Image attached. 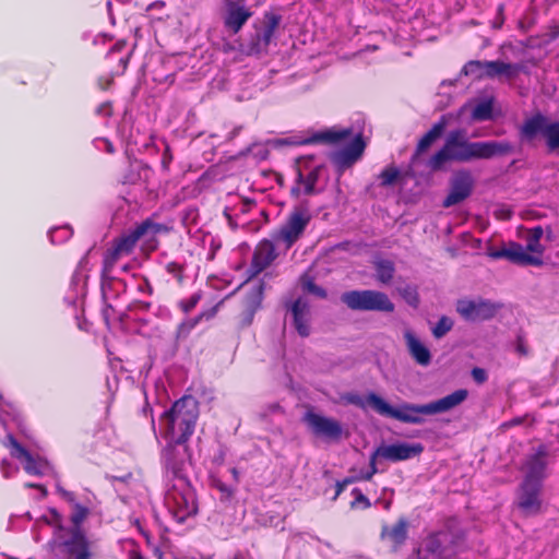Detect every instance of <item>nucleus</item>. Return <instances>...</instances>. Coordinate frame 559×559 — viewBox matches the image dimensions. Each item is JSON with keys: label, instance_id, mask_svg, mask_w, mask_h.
Instances as JSON below:
<instances>
[{"label": "nucleus", "instance_id": "f257e3e1", "mask_svg": "<svg viewBox=\"0 0 559 559\" xmlns=\"http://www.w3.org/2000/svg\"><path fill=\"white\" fill-rule=\"evenodd\" d=\"M514 151V146L508 141L471 142L463 131H451L443 146L428 160L427 166L431 170H439L448 162L468 163L473 159H489L495 156H503Z\"/></svg>", "mask_w": 559, "mask_h": 559}, {"label": "nucleus", "instance_id": "f03ea898", "mask_svg": "<svg viewBox=\"0 0 559 559\" xmlns=\"http://www.w3.org/2000/svg\"><path fill=\"white\" fill-rule=\"evenodd\" d=\"M467 396V390L460 389L442 399L427 404H412L404 402L399 407H393L384 400L374 399V402L377 404L378 414L381 416L390 417L405 424L421 425L425 421L423 417L424 415H435L449 412L462 404Z\"/></svg>", "mask_w": 559, "mask_h": 559}, {"label": "nucleus", "instance_id": "7ed1b4c3", "mask_svg": "<svg viewBox=\"0 0 559 559\" xmlns=\"http://www.w3.org/2000/svg\"><path fill=\"white\" fill-rule=\"evenodd\" d=\"M546 450L540 448L535 453L530 454L523 464L524 479L519 491L516 504L526 516L537 514L540 510L539 492L542 481L546 476Z\"/></svg>", "mask_w": 559, "mask_h": 559}, {"label": "nucleus", "instance_id": "20e7f679", "mask_svg": "<svg viewBox=\"0 0 559 559\" xmlns=\"http://www.w3.org/2000/svg\"><path fill=\"white\" fill-rule=\"evenodd\" d=\"M199 416L198 402L192 396L176 401L160 418V428L169 442L186 443L194 431Z\"/></svg>", "mask_w": 559, "mask_h": 559}, {"label": "nucleus", "instance_id": "39448f33", "mask_svg": "<svg viewBox=\"0 0 559 559\" xmlns=\"http://www.w3.org/2000/svg\"><path fill=\"white\" fill-rule=\"evenodd\" d=\"M539 134L550 152L559 151V121L538 112L526 119L520 128V136L524 142H532Z\"/></svg>", "mask_w": 559, "mask_h": 559}, {"label": "nucleus", "instance_id": "423d86ee", "mask_svg": "<svg viewBox=\"0 0 559 559\" xmlns=\"http://www.w3.org/2000/svg\"><path fill=\"white\" fill-rule=\"evenodd\" d=\"M457 549V536L451 531L428 535L417 549V559H453Z\"/></svg>", "mask_w": 559, "mask_h": 559}, {"label": "nucleus", "instance_id": "0eeeda50", "mask_svg": "<svg viewBox=\"0 0 559 559\" xmlns=\"http://www.w3.org/2000/svg\"><path fill=\"white\" fill-rule=\"evenodd\" d=\"M341 300L352 310L393 312L394 304L379 290H350L342 294Z\"/></svg>", "mask_w": 559, "mask_h": 559}, {"label": "nucleus", "instance_id": "6e6552de", "mask_svg": "<svg viewBox=\"0 0 559 559\" xmlns=\"http://www.w3.org/2000/svg\"><path fill=\"white\" fill-rule=\"evenodd\" d=\"M165 506L178 522H183L188 516L197 513L194 493L186 480L166 492Z\"/></svg>", "mask_w": 559, "mask_h": 559}, {"label": "nucleus", "instance_id": "1a4fd4ad", "mask_svg": "<svg viewBox=\"0 0 559 559\" xmlns=\"http://www.w3.org/2000/svg\"><path fill=\"white\" fill-rule=\"evenodd\" d=\"M3 444L10 450L11 456L22 464L23 469L28 475L44 476L51 472V466L46 459L27 451L11 433L4 438Z\"/></svg>", "mask_w": 559, "mask_h": 559}, {"label": "nucleus", "instance_id": "9d476101", "mask_svg": "<svg viewBox=\"0 0 559 559\" xmlns=\"http://www.w3.org/2000/svg\"><path fill=\"white\" fill-rule=\"evenodd\" d=\"M87 509L83 506L75 504L71 521L74 528L69 532V537L62 540L64 550L69 554L70 559H90V551L85 536L79 526L87 515Z\"/></svg>", "mask_w": 559, "mask_h": 559}, {"label": "nucleus", "instance_id": "9b49d317", "mask_svg": "<svg viewBox=\"0 0 559 559\" xmlns=\"http://www.w3.org/2000/svg\"><path fill=\"white\" fill-rule=\"evenodd\" d=\"M162 229V225L147 219L138 225L134 229L130 230L128 234L116 239L112 243L124 255H129L134 249L136 242L141 239H144L148 243L150 249L153 250L156 247L154 237Z\"/></svg>", "mask_w": 559, "mask_h": 559}, {"label": "nucleus", "instance_id": "f8f14e48", "mask_svg": "<svg viewBox=\"0 0 559 559\" xmlns=\"http://www.w3.org/2000/svg\"><path fill=\"white\" fill-rule=\"evenodd\" d=\"M280 16L266 14L263 25L255 29L248 43L240 45V51L247 56H254L265 52L271 44L275 31L280 25Z\"/></svg>", "mask_w": 559, "mask_h": 559}, {"label": "nucleus", "instance_id": "ddd939ff", "mask_svg": "<svg viewBox=\"0 0 559 559\" xmlns=\"http://www.w3.org/2000/svg\"><path fill=\"white\" fill-rule=\"evenodd\" d=\"M163 459L167 473H171L178 483H183L186 472L191 464V455L187 444L168 441Z\"/></svg>", "mask_w": 559, "mask_h": 559}, {"label": "nucleus", "instance_id": "4468645a", "mask_svg": "<svg viewBox=\"0 0 559 559\" xmlns=\"http://www.w3.org/2000/svg\"><path fill=\"white\" fill-rule=\"evenodd\" d=\"M309 222L310 214L306 207L295 209L280 229L277 239L283 241L286 248H290L300 238Z\"/></svg>", "mask_w": 559, "mask_h": 559}, {"label": "nucleus", "instance_id": "2eb2a0df", "mask_svg": "<svg viewBox=\"0 0 559 559\" xmlns=\"http://www.w3.org/2000/svg\"><path fill=\"white\" fill-rule=\"evenodd\" d=\"M252 15V10L243 1L225 0L223 22L225 28L233 35L238 34Z\"/></svg>", "mask_w": 559, "mask_h": 559}, {"label": "nucleus", "instance_id": "dca6fc26", "mask_svg": "<svg viewBox=\"0 0 559 559\" xmlns=\"http://www.w3.org/2000/svg\"><path fill=\"white\" fill-rule=\"evenodd\" d=\"M474 188V179L469 171L460 170L455 173L450 180V189L447 198L443 200L444 207H451L466 200Z\"/></svg>", "mask_w": 559, "mask_h": 559}, {"label": "nucleus", "instance_id": "f3484780", "mask_svg": "<svg viewBox=\"0 0 559 559\" xmlns=\"http://www.w3.org/2000/svg\"><path fill=\"white\" fill-rule=\"evenodd\" d=\"M456 311L467 321H483L492 318L497 307L488 300L463 299L457 301Z\"/></svg>", "mask_w": 559, "mask_h": 559}, {"label": "nucleus", "instance_id": "a211bd4d", "mask_svg": "<svg viewBox=\"0 0 559 559\" xmlns=\"http://www.w3.org/2000/svg\"><path fill=\"white\" fill-rule=\"evenodd\" d=\"M424 451L420 443L397 442L392 444H382L376 449V455L391 462L409 460L419 455Z\"/></svg>", "mask_w": 559, "mask_h": 559}, {"label": "nucleus", "instance_id": "6ab92c4d", "mask_svg": "<svg viewBox=\"0 0 559 559\" xmlns=\"http://www.w3.org/2000/svg\"><path fill=\"white\" fill-rule=\"evenodd\" d=\"M304 420L316 436L329 439H338L342 436V426L333 418L324 417L313 412H308L305 415Z\"/></svg>", "mask_w": 559, "mask_h": 559}, {"label": "nucleus", "instance_id": "aec40b11", "mask_svg": "<svg viewBox=\"0 0 559 559\" xmlns=\"http://www.w3.org/2000/svg\"><path fill=\"white\" fill-rule=\"evenodd\" d=\"M292 323L301 337H307L311 331V309L306 297H299L288 307Z\"/></svg>", "mask_w": 559, "mask_h": 559}, {"label": "nucleus", "instance_id": "412c9836", "mask_svg": "<svg viewBox=\"0 0 559 559\" xmlns=\"http://www.w3.org/2000/svg\"><path fill=\"white\" fill-rule=\"evenodd\" d=\"M353 135V131L349 128H331L322 132L313 134V136L302 140H295L293 138L281 140L283 144L296 145V144H308L312 142H323L329 144H340L348 140Z\"/></svg>", "mask_w": 559, "mask_h": 559}, {"label": "nucleus", "instance_id": "4be33fe9", "mask_svg": "<svg viewBox=\"0 0 559 559\" xmlns=\"http://www.w3.org/2000/svg\"><path fill=\"white\" fill-rule=\"evenodd\" d=\"M366 143L361 133H356L352 141L332 156L333 162L341 168H347L357 162L362 155Z\"/></svg>", "mask_w": 559, "mask_h": 559}, {"label": "nucleus", "instance_id": "5701e85b", "mask_svg": "<svg viewBox=\"0 0 559 559\" xmlns=\"http://www.w3.org/2000/svg\"><path fill=\"white\" fill-rule=\"evenodd\" d=\"M485 76L489 79L514 80L524 70L522 63H509L500 60L485 61Z\"/></svg>", "mask_w": 559, "mask_h": 559}, {"label": "nucleus", "instance_id": "b1692460", "mask_svg": "<svg viewBox=\"0 0 559 559\" xmlns=\"http://www.w3.org/2000/svg\"><path fill=\"white\" fill-rule=\"evenodd\" d=\"M405 344L411 357L423 367L430 365L432 355L429 348L419 340V337L409 329L403 333Z\"/></svg>", "mask_w": 559, "mask_h": 559}, {"label": "nucleus", "instance_id": "393cba45", "mask_svg": "<svg viewBox=\"0 0 559 559\" xmlns=\"http://www.w3.org/2000/svg\"><path fill=\"white\" fill-rule=\"evenodd\" d=\"M123 257L126 255L120 252L114 243L107 249L102 271V288L105 294H108V289L111 284L118 283L121 285V280L117 278L114 274V267L115 264Z\"/></svg>", "mask_w": 559, "mask_h": 559}, {"label": "nucleus", "instance_id": "a878e982", "mask_svg": "<svg viewBox=\"0 0 559 559\" xmlns=\"http://www.w3.org/2000/svg\"><path fill=\"white\" fill-rule=\"evenodd\" d=\"M543 234L544 230L542 226H536L527 230L524 237L526 246H523V252L528 257L537 259L538 263H521V265L539 266L543 264V253L545 250L544 246L540 243Z\"/></svg>", "mask_w": 559, "mask_h": 559}, {"label": "nucleus", "instance_id": "bb28decb", "mask_svg": "<svg viewBox=\"0 0 559 559\" xmlns=\"http://www.w3.org/2000/svg\"><path fill=\"white\" fill-rule=\"evenodd\" d=\"M276 258L275 247L270 240H262L253 253L251 271L257 275L265 270Z\"/></svg>", "mask_w": 559, "mask_h": 559}, {"label": "nucleus", "instance_id": "cd10ccee", "mask_svg": "<svg viewBox=\"0 0 559 559\" xmlns=\"http://www.w3.org/2000/svg\"><path fill=\"white\" fill-rule=\"evenodd\" d=\"M408 522L405 519H400L394 525H383L381 530V540L391 545L396 550L407 539Z\"/></svg>", "mask_w": 559, "mask_h": 559}, {"label": "nucleus", "instance_id": "c85d7f7f", "mask_svg": "<svg viewBox=\"0 0 559 559\" xmlns=\"http://www.w3.org/2000/svg\"><path fill=\"white\" fill-rule=\"evenodd\" d=\"M488 255L492 259H507L512 263H538V260L524 254L523 246L518 242H511L507 248L491 250Z\"/></svg>", "mask_w": 559, "mask_h": 559}, {"label": "nucleus", "instance_id": "c756f323", "mask_svg": "<svg viewBox=\"0 0 559 559\" xmlns=\"http://www.w3.org/2000/svg\"><path fill=\"white\" fill-rule=\"evenodd\" d=\"M322 171V166H316L306 175L302 171H299L297 187L293 189V192L304 193L306 195L317 194L321 192V189L317 188V183Z\"/></svg>", "mask_w": 559, "mask_h": 559}, {"label": "nucleus", "instance_id": "7c9ffc66", "mask_svg": "<svg viewBox=\"0 0 559 559\" xmlns=\"http://www.w3.org/2000/svg\"><path fill=\"white\" fill-rule=\"evenodd\" d=\"M263 299V285L261 283L252 285L250 292L245 298L243 322L249 325L252 322L255 311L260 308Z\"/></svg>", "mask_w": 559, "mask_h": 559}, {"label": "nucleus", "instance_id": "2f4dec72", "mask_svg": "<svg viewBox=\"0 0 559 559\" xmlns=\"http://www.w3.org/2000/svg\"><path fill=\"white\" fill-rule=\"evenodd\" d=\"M374 399L383 400L381 396L377 395L373 392L368 393L366 396L359 395L357 393H347L343 396V400L347 404L355 405L361 409H367L369 407L378 414V408Z\"/></svg>", "mask_w": 559, "mask_h": 559}, {"label": "nucleus", "instance_id": "473e14b6", "mask_svg": "<svg viewBox=\"0 0 559 559\" xmlns=\"http://www.w3.org/2000/svg\"><path fill=\"white\" fill-rule=\"evenodd\" d=\"M444 128V121H440L433 124L432 128L419 140L415 156L426 152L433 144V142L442 135Z\"/></svg>", "mask_w": 559, "mask_h": 559}, {"label": "nucleus", "instance_id": "72a5a7b5", "mask_svg": "<svg viewBox=\"0 0 559 559\" xmlns=\"http://www.w3.org/2000/svg\"><path fill=\"white\" fill-rule=\"evenodd\" d=\"M394 272L393 262L389 260H379L376 262V276L379 282L388 284L393 278Z\"/></svg>", "mask_w": 559, "mask_h": 559}, {"label": "nucleus", "instance_id": "f704fd0d", "mask_svg": "<svg viewBox=\"0 0 559 559\" xmlns=\"http://www.w3.org/2000/svg\"><path fill=\"white\" fill-rule=\"evenodd\" d=\"M492 117V99H485L475 105L472 118L475 121L490 120Z\"/></svg>", "mask_w": 559, "mask_h": 559}, {"label": "nucleus", "instance_id": "c9c22d12", "mask_svg": "<svg viewBox=\"0 0 559 559\" xmlns=\"http://www.w3.org/2000/svg\"><path fill=\"white\" fill-rule=\"evenodd\" d=\"M19 413L16 407L7 401L0 393V420L5 426L9 420H17Z\"/></svg>", "mask_w": 559, "mask_h": 559}, {"label": "nucleus", "instance_id": "e433bc0d", "mask_svg": "<svg viewBox=\"0 0 559 559\" xmlns=\"http://www.w3.org/2000/svg\"><path fill=\"white\" fill-rule=\"evenodd\" d=\"M72 228L69 225H63L51 228L48 231V237L51 243L57 245L67 241L72 236Z\"/></svg>", "mask_w": 559, "mask_h": 559}, {"label": "nucleus", "instance_id": "4c0bfd02", "mask_svg": "<svg viewBox=\"0 0 559 559\" xmlns=\"http://www.w3.org/2000/svg\"><path fill=\"white\" fill-rule=\"evenodd\" d=\"M485 61L472 60L468 61L462 69V73L464 75H473L475 78L481 79L485 76Z\"/></svg>", "mask_w": 559, "mask_h": 559}, {"label": "nucleus", "instance_id": "58836bf2", "mask_svg": "<svg viewBox=\"0 0 559 559\" xmlns=\"http://www.w3.org/2000/svg\"><path fill=\"white\" fill-rule=\"evenodd\" d=\"M453 320L447 316H443L439 319L436 325L432 328V335L436 338L443 337L448 332H450L453 328Z\"/></svg>", "mask_w": 559, "mask_h": 559}, {"label": "nucleus", "instance_id": "ea45409f", "mask_svg": "<svg viewBox=\"0 0 559 559\" xmlns=\"http://www.w3.org/2000/svg\"><path fill=\"white\" fill-rule=\"evenodd\" d=\"M300 283H301V287H302L304 292H307V293L312 294L320 298H325V296H326L325 290L322 287L316 285V283L313 282V280L311 277L305 275L301 277Z\"/></svg>", "mask_w": 559, "mask_h": 559}, {"label": "nucleus", "instance_id": "a19ab883", "mask_svg": "<svg viewBox=\"0 0 559 559\" xmlns=\"http://www.w3.org/2000/svg\"><path fill=\"white\" fill-rule=\"evenodd\" d=\"M71 285L74 287L75 289V295L74 296H71V295H68L66 297V300L69 302V304H72L73 306H76L78 301H80L84 295H85V287H84V283L82 282L81 278L78 277V275H75L72 280V283Z\"/></svg>", "mask_w": 559, "mask_h": 559}, {"label": "nucleus", "instance_id": "79ce46f5", "mask_svg": "<svg viewBox=\"0 0 559 559\" xmlns=\"http://www.w3.org/2000/svg\"><path fill=\"white\" fill-rule=\"evenodd\" d=\"M400 177V171L396 167H386L383 169L379 176L381 180V185L386 187L391 186L395 182V180Z\"/></svg>", "mask_w": 559, "mask_h": 559}, {"label": "nucleus", "instance_id": "37998d69", "mask_svg": "<svg viewBox=\"0 0 559 559\" xmlns=\"http://www.w3.org/2000/svg\"><path fill=\"white\" fill-rule=\"evenodd\" d=\"M201 318H202V316H199L197 318L188 319V320L183 321L182 323H180L177 329V336L186 337L191 332V330H193L195 328V325L199 323Z\"/></svg>", "mask_w": 559, "mask_h": 559}, {"label": "nucleus", "instance_id": "c03bdc74", "mask_svg": "<svg viewBox=\"0 0 559 559\" xmlns=\"http://www.w3.org/2000/svg\"><path fill=\"white\" fill-rule=\"evenodd\" d=\"M379 455H376V451L371 454L370 461H369V468L365 472H360V475L358 479L361 480H370L372 476L378 473L377 468V460L379 459Z\"/></svg>", "mask_w": 559, "mask_h": 559}, {"label": "nucleus", "instance_id": "a18cd8bd", "mask_svg": "<svg viewBox=\"0 0 559 559\" xmlns=\"http://www.w3.org/2000/svg\"><path fill=\"white\" fill-rule=\"evenodd\" d=\"M402 296L406 302L413 307H417L419 302L418 294L412 286H407L402 290Z\"/></svg>", "mask_w": 559, "mask_h": 559}, {"label": "nucleus", "instance_id": "49530a36", "mask_svg": "<svg viewBox=\"0 0 559 559\" xmlns=\"http://www.w3.org/2000/svg\"><path fill=\"white\" fill-rule=\"evenodd\" d=\"M41 520L45 521L47 524L55 526L60 532L62 531L61 516L56 510H50L49 514L44 515Z\"/></svg>", "mask_w": 559, "mask_h": 559}, {"label": "nucleus", "instance_id": "de8ad7c7", "mask_svg": "<svg viewBox=\"0 0 559 559\" xmlns=\"http://www.w3.org/2000/svg\"><path fill=\"white\" fill-rule=\"evenodd\" d=\"M167 272L176 277L179 282L182 280V266L176 262H170L166 266Z\"/></svg>", "mask_w": 559, "mask_h": 559}, {"label": "nucleus", "instance_id": "09e8293b", "mask_svg": "<svg viewBox=\"0 0 559 559\" xmlns=\"http://www.w3.org/2000/svg\"><path fill=\"white\" fill-rule=\"evenodd\" d=\"M124 289V284L123 282L121 281V285H119L118 283H115V284H111L109 286V289H108V294H105V292L102 289L103 292V296L106 300L115 297L117 294H119L120 290H123Z\"/></svg>", "mask_w": 559, "mask_h": 559}, {"label": "nucleus", "instance_id": "8fccbe9b", "mask_svg": "<svg viewBox=\"0 0 559 559\" xmlns=\"http://www.w3.org/2000/svg\"><path fill=\"white\" fill-rule=\"evenodd\" d=\"M504 23V4H499L497 9V16L495 17L492 22L493 28H501V26Z\"/></svg>", "mask_w": 559, "mask_h": 559}, {"label": "nucleus", "instance_id": "3c124183", "mask_svg": "<svg viewBox=\"0 0 559 559\" xmlns=\"http://www.w3.org/2000/svg\"><path fill=\"white\" fill-rule=\"evenodd\" d=\"M1 471H2V474L5 478H10L16 471L17 468L14 467L10 462H8L7 460H2L1 461Z\"/></svg>", "mask_w": 559, "mask_h": 559}, {"label": "nucleus", "instance_id": "603ef678", "mask_svg": "<svg viewBox=\"0 0 559 559\" xmlns=\"http://www.w3.org/2000/svg\"><path fill=\"white\" fill-rule=\"evenodd\" d=\"M472 377L477 383H483L487 380V373L484 369L475 367L472 370Z\"/></svg>", "mask_w": 559, "mask_h": 559}, {"label": "nucleus", "instance_id": "864d4df0", "mask_svg": "<svg viewBox=\"0 0 559 559\" xmlns=\"http://www.w3.org/2000/svg\"><path fill=\"white\" fill-rule=\"evenodd\" d=\"M353 493L356 496L353 506H355L356 503H362L365 508L370 507L368 498L365 495H362L358 489H354Z\"/></svg>", "mask_w": 559, "mask_h": 559}, {"label": "nucleus", "instance_id": "5fc2aeb1", "mask_svg": "<svg viewBox=\"0 0 559 559\" xmlns=\"http://www.w3.org/2000/svg\"><path fill=\"white\" fill-rule=\"evenodd\" d=\"M215 486L219 491L225 493L227 497L231 496L235 491V488L222 483L221 480H217Z\"/></svg>", "mask_w": 559, "mask_h": 559}, {"label": "nucleus", "instance_id": "6e6d98bb", "mask_svg": "<svg viewBox=\"0 0 559 559\" xmlns=\"http://www.w3.org/2000/svg\"><path fill=\"white\" fill-rule=\"evenodd\" d=\"M173 160V155L170 153V148L169 146H166L164 153H163V158H162V165L165 169L168 168L169 164L171 163Z\"/></svg>", "mask_w": 559, "mask_h": 559}, {"label": "nucleus", "instance_id": "4d7b16f0", "mask_svg": "<svg viewBox=\"0 0 559 559\" xmlns=\"http://www.w3.org/2000/svg\"><path fill=\"white\" fill-rule=\"evenodd\" d=\"M197 302H198L197 297H192L190 300L182 302L181 305H182L183 311L189 312L192 308H194Z\"/></svg>", "mask_w": 559, "mask_h": 559}, {"label": "nucleus", "instance_id": "13d9d810", "mask_svg": "<svg viewBox=\"0 0 559 559\" xmlns=\"http://www.w3.org/2000/svg\"><path fill=\"white\" fill-rule=\"evenodd\" d=\"M164 7H165V2H163V1H155V2H152L151 4L147 5L146 11L151 12L153 10L163 9Z\"/></svg>", "mask_w": 559, "mask_h": 559}, {"label": "nucleus", "instance_id": "bf43d9fd", "mask_svg": "<svg viewBox=\"0 0 559 559\" xmlns=\"http://www.w3.org/2000/svg\"><path fill=\"white\" fill-rule=\"evenodd\" d=\"M352 480L350 479H345L344 481L342 483H337L336 484V493H335V497L334 499L337 498V496L345 489V487L350 483Z\"/></svg>", "mask_w": 559, "mask_h": 559}, {"label": "nucleus", "instance_id": "052dcab7", "mask_svg": "<svg viewBox=\"0 0 559 559\" xmlns=\"http://www.w3.org/2000/svg\"><path fill=\"white\" fill-rule=\"evenodd\" d=\"M59 492L69 501H72L74 499L73 493L70 491H67L62 488H58Z\"/></svg>", "mask_w": 559, "mask_h": 559}, {"label": "nucleus", "instance_id": "680f3d73", "mask_svg": "<svg viewBox=\"0 0 559 559\" xmlns=\"http://www.w3.org/2000/svg\"><path fill=\"white\" fill-rule=\"evenodd\" d=\"M26 487H34V488H37L40 490V493H41V497H45L47 495V491L45 489V487L40 486V485H34V484H26L25 485Z\"/></svg>", "mask_w": 559, "mask_h": 559}, {"label": "nucleus", "instance_id": "e2e57ef3", "mask_svg": "<svg viewBox=\"0 0 559 559\" xmlns=\"http://www.w3.org/2000/svg\"><path fill=\"white\" fill-rule=\"evenodd\" d=\"M230 474L236 483L239 481V472L236 467L230 468Z\"/></svg>", "mask_w": 559, "mask_h": 559}, {"label": "nucleus", "instance_id": "0e129e2a", "mask_svg": "<svg viewBox=\"0 0 559 559\" xmlns=\"http://www.w3.org/2000/svg\"><path fill=\"white\" fill-rule=\"evenodd\" d=\"M102 142L105 144L106 151L108 153H112L114 152V146H112V144L109 141L102 140Z\"/></svg>", "mask_w": 559, "mask_h": 559}, {"label": "nucleus", "instance_id": "69168bd1", "mask_svg": "<svg viewBox=\"0 0 559 559\" xmlns=\"http://www.w3.org/2000/svg\"><path fill=\"white\" fill-rule=\"evenodd\" d=\"M98 112H104L105 115L109 114L108 105L104 104L98 108Z\"/></svg>", "mask_w": 559, "mask_h": 559}, {"label": "nucleus", "instance_id": "338daca9", "mask_svg": "<svg viewBox=\"0 0 559 559\" xmlns=\"http://www.w3.org/2000/svg\"><path fill=\"white\" fill-rule=\"evenodd\" d=\"M511 216L510 211H503V214L501 215L502 218H509Z\"/></svg>", "mask_w": 559, "mask_h": 559}, {"label": "nucleus", "instance_id": "774afa93", "mask_svg": "<svg viewBox=\"0 0 559 559\" xmlns=\"http://www.w3.org/2000/svg\"><path fill=\"white\" fill-rule=\"evenodd\" d=\"M235 559H250V558H247V557H245L243 555H237V556L235 557Z\"/></svg>", "mask_w": 559, "mask_h": 559}]
</instances>
